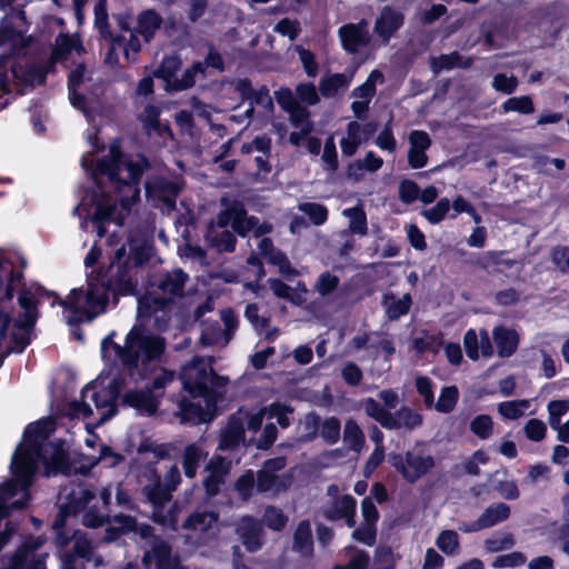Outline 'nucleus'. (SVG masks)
Segmentation results:
<instances>
[{"instance_id":"obj_17","label":"nucleus","mask_w":569,"mask_h":569,"mask_svg":"<svg viewBox=\"0 0 569 569\" xmlns=\"http://www.w3.org/2000/svg\"><path fill=\"white\" fill-rule=\"evenodd\" d=\"M218 515L212 511L194 512L182 525L184 541L192 548L208 543L216 535Z\"/></svg>"},{"instance_id":"obj_39","label":"nucleus","mask_w":569,"mask_h":569,"mask_svg":"<svg viewBox=\"0 0 569 569\" xmlns=\"http://www.w3.org/2000/svg\"><path fill=\"white\" fill-rule=\"evenodd\" d=\"M531 407V400L519 399L500 402L497 407L498 413L508 420H516L523 417Z\"/></svg>"},{"instance_id":"obj_4","label":"nucleus","mask_w":569,"mask_h":569,"mask_svg":"<svg viewBox=\"0 0 569 569\" xmlns=\"http://www.w3.org/2000/svg\"><path fill=\"white\" fill-rule=\"evenodd\" d=\"M93 498V493L82 485L69 490L66 488L60 497L59 513L52 526L56 531V541L61 548L73 541L74 550V553L67 551L61 553V569H83L78 558L92 561L94 567L102 563L101 557L93 552L94 545L84 532L77 530L70 537L66 529L67 518L80 511H84L82 522L87 527L97 528L104 522L106 515L103 512L96 509L94 506L88 508Z\"/></svg>"},{"instance_id":"obj_8","label":"nucleus","mask_w":569,"mask_h":569,"mask_svg":"<svg viewBox=\"0 0 569 569\" xmlns=\"http://www.w3.org/2000/svg\"><path fill=\"white\" fill-rule=\"evenodd\" d=\"M130 385L133 382L119 371H110L108 375L103 372L82 389L80 401L70 405V415L88 418L96 410L98 420L102 423L116 415V399L120 393L124 396Z\"/></svg>"},{"instance_id":"obj_43","label":"nucleus","mask_w":569,"mask_h":569,"mask_svg":"<svg viewBox=\"0 0 569 569\" xmlns=\"http://www.w3.org/2000/svg\"><path fill=\"white\" fill-rule=\"evenodd\" d=\"M181 61L178 57L171 56L166 57L160 67L154 71V76L157 78H161L166 81V87L168 90H171L172 84L174 83L176 72L180 68Z\"/></svg>"},{"instance_id":"obj_56","label":"nucleus","mask_w":569,"mask_h":569,"mask_svg":"<svg viewBox=\"0 0 569 569\" xmlns=\"http://www.w3.org/2000/svg\"><path fill=\"white\" fill-rule=\"evenodd\" d=\"M80 52L81 47L78 39L73 36L60 34L56 40L54 57L61 59L69 54L71 51Z\"/></svg>"},{"instance_id":"obj_2","label":"nucleus","mask_w":569,"mask_h":569,"mask_svg":"<svg viewBox=\"0 0 569 569\" xmlns=\"http://www.w3.org/2000/svg\"><path fill=\"white\" fill-rule=\"evenodd\" d=\"M149 241L143 234L131 236L114 251L106 274L90 276L86 288L71 290L60 300L68 323L91 321L107 309L116 295H136L137 269L149 258Z\"/></svg>"},{"instance_id":"obj_37","label":"nucleus","mask_w":569,"mask_h":569,"mask_svg":"<svg viewBox=\"0 0 569 569\" xmlns=\"http://www.w3.org/2000/svg\"><path fill=\"white\" fill-rule=\"evenodd\" d=\"M411 303V297L408 293L400 298H397L393 295H386L383 299L386 313L390 320H397L407 315Z\"/></svg>"},{"instance_id":"obj_53","label":"nucleus","mask_w":569,"mask_h":569,"mask_svg":"<svg viewBox=\"0 0 569 569\" xmlns=\"http://www.w3.org/2000/svg\"><path fill=\"white\" fill-rule=\"evenodd\" d=\"M340 429V421L335 417H330L322 421L319 433L326 442L332 445L339 440Z\"/></svg>"},{"instance_id":"obj_16","label":"nucleus","mask_w":569,"mask_h":569,"mask_svg":"<svg viewBox=\"0 0 569 569\" xmlns=\"http://www.w3.org/2000/svg\"><path fill=\"white\" fill-rule=\"evenodd\" d=\"M223 329L219 321L204 320L201 322L200 341L206 347H224L231 340L238 319L231 309H223L220 313Z\"/></svg>"},{"instance_id":"obj_23","label":"nucleus","mask_w":569,"mask_h":569,"mask_svg":"<svg viewBox=\"0 0 569 569\" xmlns=\"http://www.w3.org/2000/svg\"><path fill=\"white\" fill-rule=\"evenodd\" d=\"M339 37L346 51L355 53L369 41L367 23H348L339 29Z\"/></svg>"},{"instance_id":"obj_48","label":"nucleus","mask_w":569,"mask_h":569,"mask_svg":"<svg viewBox=\"0 0 569 569\" xmlns=\"http://www.w3.org/2000/svg\"><path fill=\"white\" fill-rule=\"evenodd\" d=\"M234 490L242 500H249L257 491V475L252 470H247L237 479Z\"/></svg>"},{"instance_id":"obj_15","label":"nucleus","mask_w":569,"mask_h":569,"mask_svg":"<svg viewBox=\"0 0 569 569\" xmlns=\"http://www.w3.org/2000/svg\"><path fill=\"white\" fill-rule=\"evenodd\" d=\"M284 467L286 459L283 457L267 460L257 472V491L260 493L278 495L287 490L292 483V473H279Z\"/></svg>"},{"instance_id":"obj_64","label":"nucleus","mask_w":569,"mask_h":569,"mask_svg":"<svg viewBox=\"0 0 569 569\" xmlns=\"http://www.w3.org/2000/svg\"><path fill=\"white\" fill-rule=\"evenodd\" d=\"M550 259L560 272H569V249L567 247H555L550 252Z\"/></svg>"},{"instance_id":"obj_57","label":"nucleus","mask_w":569,"mask_h":569,"mask_svg":"<svg viewBox=\"0 0 569 569\" xmlns=\"http://www.w3.org/2000/svg\"><path fill=\"white\" fill-rule=\"evenodd\" d=\"M287 517L282 512L281 509L276 508L273 506H269L266 508L263 513V522L267 527L272 530H282L287 523Z\"/></svg>"},{"instance_id":"obj_22","label":"nucleus","mask_w":569,"mask_h":569,"mask_svg":"<svg viewBox=\"0 0 569 569\" xmlns=\"http://www.w3.org/2000/svg\"><path fill=\"white\" fill-rule=\"evenodd\" d=\"M408 162L411 168H423L428 162L426 151L431 146V139L426 131L413 130L409 134Z\"/></svg>"},{"instance_id":"obj_27","label":"nucleus","mask_w":569,"mask_h":569,"mask_svg":"<svg viewBox=\"0 0 569 569\" xmlns=\"http://www.w3.org/2000/svg\"><path fill=\"white\" fill-rule=\"evenodd\" d=\"M355 72L327 73L319 81V91L325 98H333L343 93L352 82Z\"/></svg>"},{"instance_id":"obj_45","label":"nucleus","mask_w":569,"mask_h":569,"mask_svg":"<svg viewBox=\"0 0 569 569\" xmlns=\"http://www.w3.org/2000/svg\"><path fill=\"white\" fill-rule=\"evenodd\" d=\"M502 112H518L531 114L535 112V104L530 96L511 97L501 104Z\"/></svg>"},{"instance_id":"obj_60","label":"nucleus","mask_w":569,"mask_h":569,"mask_svg":"<svg viewBox=\"0 0 569 569\" xmlns=\"http://www.w3.org/2000/svg\"><path fill=\"white\" fill-rule=\"evenodd\" d=\"M296 51L299 56V60L306 74L309 78H316L319 72V66L316 61L315 54L310 50H307L300 46L296 48Z\"/></svg>"},{"instance_id":"obj_28","label":"nucleus","mask_w":569,"mask_h":569,"mask_svg":"<svg viewBox=\"0 0 569 569\" xmlns=\"http://www.w3.org/2000/svg\"><path fill=\"white\" fill-rule=\"evenodd\" d=\"M403 24V14L390 7H386L375 23V32L387 42L391 36Z\"/></svg>"},{"instance_id":"obj_10","label":"nucleus","mask_w":569,"mask_h":569,"mask_svg":"<svg viewBox=\"0 0 569 569\" xmlns=\"http://www.w3.org/2000/svg\"><path fill=\"white\" fill-rule=\"evenodd\" d=\"M188 274L181 269L172 270L161 276L152 291L138 301L139 318H149L162 312L161 319L167 316V307L174 299L182 297Z\"/></svg>"},{"instance_id":"obj_25","label":"nucleus","mask_w":569,"mask_h":569,"mask_svg":"<svg viewBox=\"0 0 569 569\" xmlns=\"http://www.w3.org/2000/svg\"><path fill=\"white\" fill-rule=\"evenodd\" d=\"M237 90L243 99L250 102V108L246 110L247 117H251L253 112V104L260 106L264 109H270L272 107V99L266 86L253 89L250 81L243 79L238 81Z\"/></svg>"},{"instance_id":"obj_3","label":"nucleus","mask_w":569,"mask_h":569,"mask_svg":"<svg viewBox=\"0 0 569 569\" xmlns=\"http://www.w3.org/2000/svg\"><path fill=\"white\" fill-rule=\"evenodd\" d=\"M53 430L54 422L50 418L30 423L23 433L22 441L13 452L10 465L13 475L11 481L19 487L16 495H20V498L12 502L14 506H21L29 501V488L40 466L44 467L47 476L70 475L72 472L86 473L99 461L104 462L107 467H114L123 459L122 456L113 452L109 447L101 446L99 456L87 458V465L72 467L66 441L47 442Z\"/></svg>"},{"instance_id":"obj_54","label":"nucleus","mask_w":569,"mask_h":569,"mask_svg":"<svg viewBox=\"0 0 569 569\" xmlns=\"http://www.w3.org/2000/svg\"><path fill=\"white\" fill-rule=\"evenodd\" d=\"M547 410L550 427L557 428L558 423L561 422V418L569 411V401L565 399L552 400L548 403Z\"/></svg>"},{"instance_id":"obj_30","label":"nucleus","mask_w":569,"mask_h":569,"mask_svg":"<svg viewBox=\"0 0 569 569\" xmlns=\"http://www.w3.org/2000/svg\"><path fill=\"white\" fill-rule=\"evenodd\" d=\"M492 338L497 347L499 357L508 358L512 356L519 345V335L515 329L503 326L496 327L492 331Z\"/></svg>"},{"instance_id":"obj_21","label":"nucleus","mask_w":569,"mask_h":569,"mask_svg":"<svg viewBox=\"0 0 569 569\" xmlns=\"http://www.w3.org/2000/svg\"><path fill=\"white\" fill-rule=\"evenodd\" d=\"M510 516V508L508 505L499 502L490 505L481 516L475 521L469 523H461L459 529L463 532H475L481 529L490 528Z\"/></svg>"},{"instance_id":"obj_44","label":"nucleus","mask_w":569,"mask_h":569,"mask_svg":"<svg viewBox=\"0 0 569 569\" xmlns=\"http://www.w3.org/2000/svg\"><path fill=\"white\" fill-rule=\"evenodd\" d=\"M342 214L349 219V231L355 234H367V218L361 207L347 208Z\"/></svg>"},{"instance_id":"obj_31","label":"nucleus","mask_w":569,"mask_h":569,"mask_svg":"<svg viewBox=\"0 0 569 569\" xmlns=\"http://www.w3.org/2000/svg\"><path fill=\"white\" fill-rule=\"evenodd\" d=\"M224 227H221L218 222L217 226L211 223L208 227L206 240L219 252H231L234 250L236 237L231 231L223 229Z\"/></svg>"},{"instance_id":"obj_40","label":"nucleus","mask_w":569,"mask_h":569,"mask_svg":"<svg viewBox=\"0 0 569 569\" xmlns=\"http://www.w3.org/2000/svg\"><path fill=\"white\" fill-rule=\"evenodd\" d=\"M383 74L379 70H372L367 80L352 91L356 99L370 102L376 93L377 83H382Z\"/></svg>"},{"instance_id":"obj_11","label":"nucleus","mask_w":569,"mask_h":569,"mask_svg":"<svg viewBox=\"0 0 569 569\" xmlns=\"http://www.w3.org/2000/svg\"><path fill=\"white\" fill-rule=\"evenodd\" d=\"M151 475L153 476V480L150 485L144 487V495L153 507V520L162 526L176 529L178 523V508L171 506L164 513L163 506L170 500L171 492L177 489L181 481L180 471L177 466H172L164 476L163 485L160 483V478L153 470H151Z\"/></svg>"},{"instance_id":"obj_35","label":"nucleus","mask_w":569,"mask_h":569,"mask_svg":"<svg viewBox=\"0 0 569 569\" xmlns=\"http://www.w3.org/2000/svg\"><path fill=\"white\" fill-rule=\"evenodd\" d=\"M208 452L199 443H191L187 446L182 453V467L186 477L193 478L200 466V462L206 459Z\"/></svg>"},{"instance_id":"obj_6","label":"nucleus","mask_w":569,"mask_h":569,"mask_svg":"<svg viewBox=\"0 0 569 569\" xmlns=\"http://www.w3.org/2000/svg\"><path fill=\"white\" fill-rule=\"evenodd\" d=\"M116 332H110L101 342V356L108 366H121L119 372L137 383L147 379L156 370L164 349V339L141 323H136L127 333L121 347L113 341Z\"/></svg>"},{"instance_id":"obj_49","label":"nucleus","mask_w":569,"mask_h":569,"mask_svg":"<svg viewBox=\"0 0 569 569\" xmlns=\"http://www.w3.org/2000/svg\"><path fill=\"white\" fill-rule=\"evenodd\" d=\"M366 413L378 421L383 428L392 426L391 417L392 413L386 410L377 400L368 398L365 401Z\"/></svg>"},{"instance_id":"obj_58","label":"nucleus","mask_w":569,"mask_h":569,"mask_svg":"<svg viewBox=\"0 0 569 569\" xmlns=\"http://www.w3.org/2000/svg\"><path fill=\"white\" fill-rule=\"evenodd\" d=\"M417 392L422 397L425 406L432 408L435 400V383L431 379L423 376L416 378Z\"/></svg>"},{"instance_id":"obj_41","label":"nucleus","mask_w":569,"mask_h":569,"mask_svg":"<svg viewBox=\"0 0 569 569\" xmlns=\"http://www.w3.org/2000/svg\"><path fill=\"white\" fill-rule=\"evenodd\" d=\"M343 441L351 450L356 452H360L363 448V432L353 419H349L345 423Z\"/></svg>"},{"instance_id":"obj_32","label":"nucleus","mask_w":569,"mask_h":569,"mask_svg":"<svg viewBox=\"0 0 569 569\" xmlns=\"http://www.w3.org/2000/svg\"><path fill=\"white\" fill-rule=\"evenodd\" d=\"M159 109L153 106H147L141 113V121L147 133L151 137L157 134L161 138L162 142L166 143L167 139L172 138L171 131L167 126L159 122Z\"/></svg>"},{"instance_id":"obj_18","label":"nucleus","mask_w":569,"mask_h":569,"mask_svg":"<svg viewBox=\"0 0 569 569\" xmlns=\"http://www.w3.org/2000/svg\"><path fill=\"white\" fill-rule=\"evenodd\" d=\"M181 190L179 179L156 177L146 183V194L152 206L162 212H171L176 208V199Z\"/></svg>"},{"instance_id":"obj_13","label":"nucleus","mask_w":569,"mask_h":569,"mask_svg":"<svg viewBox=\"0 0 569 569\" xmlns=\"http://www.w3.org/2000/svg\"><path fill=\"white\" fill-rule=\"evenodd\" d=\"M161 23L162 19L156 11L146 10L141 12L132 30L127 29L120 37L111 40L108 60H110L111 56L117 53L118 50H122L126 59L130 60V52L136 53L141 49L139 36L142 38L143 42L150 41L159 30Z\"/></svg>"},{"instance_id":"obj_38","label":"nucleus","mask_w":569,"mask_h":569,"mask_svg":"<svg viewBox=\"0 0 569 569\" xmlns=\"http://www.w3.org/2000/svg\"><path fill=\"white\" fill-rule=\"evenodd\" d=\"M391 421L392 426H389L388 429L405 428L412 430L421 425L422 416L418 411L403 407L392 415Z\"/></svg>"},{"instance_id":"obj_62","label":"nucleus","mask_w":569,"mask_h":569,"mask_svg":"<svg viewBox=\"0 0 569 569\" xmlns=\"http://www.w3.org/2000/svg\"><path fill=\"white\" fill-rule=\"evenodd\" d=\"M178 252H179L180 258L189 260L191 262H196L201 266L208 263L207 259H206V251L202 248H200L198 246H193L189 242L179 247Z\"/></svg>"},{"instance_id":"obj_47","label":"nucleus","mask_w":569,"mask_h":569,"mask_svg":"<svg viewBox=\"0 0 569 569\" xmlns=\"http://www.w3.org/2000/svg\"><path fill=\"white\" fill-rule=\"evenodd\" d=\"M436 546L447 556H456L460 551L459 535L455 530H443L437 537Z\"/></svg>"},{"instance_id":"obj_9","label":"nucleus","mask_w":569,"mask_h":569,"mask_svg":"<svg viewBox=\"0 0 569 569\" xmlns=\"http://www.w3.org/2000/svg\"><path fill=\"white\" fill-rule=\"evenodd\" d=\"M218 223L221 227L231 224L233 230L240 236L252 232L254 246L262 258L277 266L279 272L283 276L298 274V271L291 267L287 257L282 252L274 250L271 240L262 238V236L271 231V226L266 222L260 223L254 217H248L241 202L231 201L227 203L224 210L218 214Z\"/></svg>"},{"instance_id":"obj_29","label":"nucleus","mask_w":569,"mask_h":569,"mask_svg":"<svg viewBox=\"0 0 569 569\" xmlns=\"http://www.w3.org/2000/svg\"><path fill=\"white\" fill-rule=\"evenodd\" d=\"M356 499L346 495L336 499L331 506L326 509L325 515L330 520L346 519L347 526L351 528L356 525Z\"/></svg>"},{"instance_id":"obj_12","label":"nucleus","mask_w":569,"mask_h":569,"mask_svg":"<svg viewBox=\"0 0 569 569\" xmlns=\"http://www.w3.org/2000/svg\"><path fill=\"white\" fill-rule=\"evenodd\" d=\"M153 372H156V376L151 385L146 383L142 389L138 388V382L130 385V389L122 397L124 405L133 408L142 416H151L158 410L164 388L174 380L172 371L164 369L157 371L156 369Z\"/></svg>"},{"instance_id":"obj_5","label":"nucleus","mask_w":569,"mask_h":569,"mask_svg":"<svg viewBox=\"0 0 569 569\" xmlns=\"http://www.w3.org/2000/svg\"><path fill=\"white\" fill-rule=\"evenodd\" d=\"M21 269L0 252V360L11 352H21L29 345L37 319V300L30 291L19 295L23 317L11 318L13 293L21 288Z\"/></svg>"},{"instance_id":"obj_52","label":"nucleus","mask_w":569,"mask_h":569,"mask_svg":"<svg viewBox=\"0 0 569 569\" xmlns=\"http://www.w3.org/2000/svg\"><path fill=\"white\" fill-rule=\"evenodd\" d=\"M298 209L307 214L316 226L323 224L328 219V210L320 203L303 202L299 204Z\"/></svg>"},{"instance_id":"obj_51","label":"nucleus","mask_w":569,"mask_h":569,"mask_svg":"<svg viewBox=\"0 0 569 569\" xmlns=\"http://www.w3.org/2000/svg\"><path fill=\"white\" fill-rule=\"evenodd\" d=\"M203 73V63H194L190 69L183 72L180 79H174V83L172 84L171 90H184L192 87L196 82V79Z\"/></svg>"},{"instance_id":"obj_14","label":"nucleus","mask_w":569,"mask_h":569,"mask_svg":"<svg viewBox=\"0 0 569 569\" xmlns=\"http://www.w3.org/2000/svg\"><path fill=\"white\" fill-rule=\"evenodd\" d=\"M388 461L410 483L419 480L435 466V458L423 442H417L405 456L390 453Z\"/></svg>"},{"instance_id":"obj_50","label":"nucleus","mask_w":569,"mask_h":569,"mask_svg":"<svg viewBox=\"0 0 569 569\" xmlns=\"http://www.w3.org/2000/svg\"><path fill=\"white\" fill-rule=\"evenodd\" d=\"M493 426L492 418L488 415H478L470 421L471 432L482 440L493 435Z\"/></svg>"},{"instance_id":"obj_63","label":"nucleus","mask_w":569,"mask_h":569,"mask_svg":"<svg viewBox=\"0 0 569 569\" xmlns=\"http://www.w3.org/2000/svg\"><path fill=\"white\" fill-rule=\"evenodd\" d=\"M523 432L527 439L539 442L546 437L547 426L539 419H529L523 426Z\"/></svg>"},{"instance_id":"obj_24","label":"nucleus","mask_w":569,"mask_h":569,"mask_svg":"<svg viewBox=\"0 0 569 569\" xmlns=\"http://www.w3.org/2000/svg\"><path fill=\"white\" fill-rule=\"evenodd\" d=\"M231 462L222 457L214 456L210 459L207 471L208 477L204 479V488L209 496H216L220 487L224 483L226 476L229 473Z\"/></svg>"},{"instance_id":"obj_26","label":"nucleus","mask_w":569,"mask_h":569,"mask_svg":"<svg viewBox=\"0 0 569 569\" xmlns=\"http://www.w3.org/2000/svg\"><path fill=\"white\" fill-rule=\"evenodd\" d=\"M237 533L248 551H257L261 547L262 528L258 520L250 516L241 518Z\"/></svg>"},{"instance_id":"obj_36","label":"nucleus","mask_w":569,"mask_h":569,"mask_svg":"<svg viewBox=\"0 0 569 569\" xmlns=\"http://www.w3.org/2000/svg\"><path fill=\"white\" fill-rule=\"evenodd\" d=\"M293 549L303 557H310L313 552L311 525L308 520L299 522L293 535Z\"/></svg>"},{"instance_id":"obj_1","label":"nucleus","mask_w":569,"mask_h":569,"mask_svg":"<svg viewBox=\"0 0 569 569\" xmlns=\"http://www.w3.org/2000/svg\"><path fill=\"white\" fill-rule=\"evenodd\" d=\"M86 139L92 151L82 156L81 166L93 186L82 197L74 212L81 220V228L89 230L91 224L92 231L102 238L106 234L103 223L113 221L121 226L139 199L138 182L144 160L122 156L120 143L114 140L109 144L108 153L96 163L94 153L100 150L97 130L89 129Z\"/></svg>"},{"instance_id":"obj_20","label":"nucleus","mask_w":569,"mask_h":569,"mask_svg":"<svg viewBox=\"0 0 569 569\" xmlns=\"http://www.w3.org/2000/svg\"><path fill=\"white\" fill-rule=\"evenodd\" d=\"M376 131L373 123L361 124L351 121L347 126V133L340 141V148L343 156L351 157L356 153L361 143L369 140Z\"/></svg>"},{"instance_id":"obj_55","label":"nucleus","mask_w":569,"mask_h":569,"mask_svg":"<svg viewBox=\"0 0 569 569\" xmlns=\"http://www.w3.org/2000/svg\"><path fill=\"white\" fill-rule=\"evenodd\" d=\"M515 546V538L511 533H500L488 538L485 541V549L488 552H499L511 549Z\"/></svg>"},{"instance_id":"obj_61","label":"nucleus","mask_w":569,"mask_h":569,"mask_svg":"<svg viewBox=\"0 0 569 569\" xmlns=\"http://www.w3.org/2000/svg\"><path fill=\"white\" fill-rule=\"evenodd\" d=\"M518 87V79L515 76L497 73L492 79V88L503 94H511Z\"/></svg>"},{"instance_id":"obj_33","label":"nucleus","mask_w":569,"mask_h":569,"mask_svg":"<svg viewBox=\"0 0 569 569\" xmlns=\"http://www.w3.org/2000/svg\"><path fill=\"white\" fill-rule=\"evenodd\" d=\"M243 419L239 416L230 418L227 427L221 432L219 449H230L243 440Z\"/></svg>"},{"instance_id":"obj_42","label":"nucleus","mask_w":569,"mask_h":569,"mask_svg":"<svg viewBox=\"0 0 569 569\" xmlns=\"http://www.w3.org/2000/svg\"><path fill=\"white\" fill-rule=\"evenodd\" d=\"M459 399V390L456 386L443 387L437 401L433 400L432 408L441 413L451 412Z\"/></svg>"},{"instance_id":"obj_46","label":"nucleus","mask_w":569,"mask_h":569,"mask_svg":"<svg viewBox=\"0 0 569 569\" xmlns=\"http://www.w3.org/2000/svg\"><path fill=\"white\" fill-rule=\"evenodd\" d=\"M137 527L136 520L130 516L118 515L113 518L112 523L107 529L104 539L113 541L120 532L133 531Z\"/></svg>"},{"instance_id":"obj_34","label":"nucleus","mask_w":569,"mask_h":569,"mask_svg":"<svg viewBox=\"0 0 569 569\" xmlns=\"http://www.w3.org/2000/svg\"><path fill=\"white\" fill-rule=\"evenodd\" d=\"M271 148V140L266 137H257L252 142L244 143L241 147V150L243 153H252V152H259L260 156H257L254 158V161L257 163V167L259 170L268 172L270 170L268 156L270 153Z\"/></svg>"},{"instance_id":"obj_59","label":"nucleus","mask_w":569,"mask_h":569,"mask_svg":"<svg viewBox=\"0 0 569 569\" xmlns=\"http://www.w3.org/2000/svg\"><path fill=\"white\" fill-rule=\"evenodd\" d=\"M339 278L336 274H332L328 271L322 272L316 283H315V290L321 296L326 297L332 291L337 289L339 286Z\"/></svg>"},{"instance_id":"obj_7","label":"nucleus","mask_w":569,"mask_h":569,"mask_svg":"<svg viewBox=\"0 0 569 569\" xmlns=\"http://www.w3.org/2000/svg\"><path fill=\"white\" fill-rule=\"evenodd\" d=\"M180 379L183 389L192 399H179L177 415L183 422H204L217 399L223 395L228 380L213 372L210 359L199 357L181 368Z\"/></svg>"},{"instance_id":"obj_19","label":"nucleus","mask_w":569,"mask_h":569,"mask_svg":"<svg viewBox=\"0 0 569 569\" xmlns=\"http://www.w3.org/2000/svg\"><path fill=\"white\" fill-rule=\"evenodd\" d=\"M87 70L82 64L77 66L69 74V98L71 104L81 110L88 121L93 118V111L99 106V102L93 98L83 96L82 88L86 84Z\"/></svg>"}]
</instances>
